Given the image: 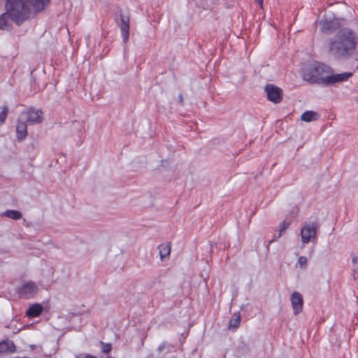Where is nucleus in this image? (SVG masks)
<instances>
[{
    "instance_id": "obj_1",
    "label": "nucleus",
    "mask_w": 358,
    "mask_h": 358,
    "mask_svg": "<svg viewBox=\"0 0 358 358\" xmlns=\"http://www.w3.org/2000/svg\"><path fill=\"white\" fill-rule=\"evenodd\" d=\"M358 44V36L355 30L345 27L329 40V50L336 58L348 59L355 52Z\"/></svg>"
},
{
    "instance_id": "obj_2",
    "label": "nucleus",
    "mask_w": 358,
    "mask_h": 358,
    "mask_svg": "<svg viewBox=\"0 0 358 358\" xmlns=\"http://www.w3.org/2000/svg\"><path fill=\"white\" fill-rule=\"evenodd\" d=\"M352 76V73L350 72L334 74L333 70L330 66L324 64H317L308 68L304 72L303 78L311 84L315 83L329 86L337 83L346 81Z\"/></svg>"
},
{
    "instance_id": "obj_3",
    "label": "nucleus",
    "mask_w": 358,
    "mask_h": 358,
    "mask_svg": "<svg viewBox=\"0 0 358 358\" xmlns=\"http://www.w3.org/2000/svg\"><path fill=\"white\" fill-rule=\"evenodd\" d=\"M6 8V12L0 16V29L2 30H8L11 27L10 19L19 26L29 17L30 10L22 0H8Z\"/></svg>"
},
{
    "instance_id": "obj_4",
    "label": "nucleus",
    "mask_w": 358,
    "mask_h": 358,
    "mask_svg": "<svg viewBox=\"0 0 358 358\" xmlns=\"http://www.w3.org/2000/svg\"><path fill=\"white\" fill-rule=\"evenodd\" d=\"M20 119L31 124H38L43 120V112L39 109L30 108L20 115Z\"/></svg>"
},
{
    "instance_id": "obj_5",
    "label": "nucleus",
    "mask_w": 358,
    "mask_h": 358,
    "mask_svg": "<svg viewBox=\"0 0 358 358\" xmlns=\"http://www.w3.org/2000/svg\"><path fill=\"white\" fill-rule=\"evenodd\" d=\"M317 224L316 222L305 223L301 229V237L303 243L307 244L316 238Z\"/></svg>"
},
{
    "instance_id": "obj_6",
    "label": "nucleus",
    "mask_w": 358,
    "mask_h": 358,
    "mask_svg": "<svg viewBox=\"0 0 358 358\" xmlns=\"http://www.w3.org/2000/svg\"><path fill=\"white\" fill-rule=\"evenodd\" d=\"M264 90L267 99L270 101L274 103H279L282 101L283 93L281 88L272 84H268L265 86Z\"/></svg>"
},
{
    "instance_id": "obj_7",
    "label": "nucleus",
    "mask_w": 358,
    "mask_h": 358,
    "mask_svg": "<svg viewBox=\"0 0 358 358\" xmlns=\"http://www.w3.org/2000/svg\"><path fill=\"white\" fill-rule=\"evenodd\" d=\"M38 292V287L33 282L24 284L19 289V294L22 298H33Z\"/></svg>"
},
{
    "instance_id": "obj_8",
    "label": "nucleus",
    "mask_w": 358,
    "mask_h": 358,
    "mask_svg": "<svg viewBox=\"0 0 358 358\" xmlns=\"http://www.w3.org/2000/svg\"><path fill=\"white\" fill-rule=\"evenodd\" d=\"M291 303L294 315L299 314L303 310V300L302 295L298 292H293L291 296Z\"/></svg>"
},
{
    "instance_id": "obj_9",
    "label": "nucleus",
    "mask_w": 358,
    "mask_h": 358,
    "mask_svg": "<svg viewBox=\"0 0 358 358\" xmlns=\"http://www.w3.org/2000/svg\"><path fill=\"white\" fill-rule=\"evenodd\" d=\"M120 29L122 31L123 41L126 43L129 39V19L128 17L120 15Z\"/></svg>"
},
{
    "instance_id": "obj_10",
    "label": "nucleus",
    "mask_w": 358,
    "mask_h": 358,
    "mask_svg": "<svg viewBox=\"0 0 358 358\" xmlns=\"http://www.w3.org/2000/svg\"><path fill=\"white\" fill-rule=\"evenodd\" d=\"M16 134L19 141L24 140L27 135V122L24 120H21L20 116L16 125Z\"/></svg>"
},
{
    "instance_id": "obj_11",
    "label": "nucleus",
    "mask_w": 358,
    "mask_h": 358,
    "mask_svg": "<svg viewBox=\"0 0 358 358\" xmlns=\"http://www.w3.org/2000/svg\"><path fill=\"white\" fill-rule=\"evenodd\" d=\"M33 10L39 12L43 10L50 3V0H26Z\"/></svg>"
},
{
    "instance_id": "obj_12",
    "label": "nucleus",
    "mask_w": 358,
    "mask_h": 358,
    "mask_svg": "<svg viewBox=\"0 0 358 358\" xmlns=\"http://www.w3.org/2000/svg\"><path fill=\"white\" fill-rule=\"evenodd\" d=\"M339 27L337 22L329 20H324L322 22L321 30L323 33L330 34L336 31Z\"/></svg>"
},
{
    "instance_id": "obj_13",
    "label": "nucleus",
    "mask_w": 358,
    "mask_h": 358,
    "mask_svg": "<svg viewBox=\"0 0 358 358\" xmlns=\"http://www.w3.org/2000/svg\"><path fill=\"white\" fill-rule=\"evenodd\" d=\"M15 352V345L11 341L0 342V353H13Z\"/></svg>"
},
{
    "instance_id": "obj_14",
    "label": "nucleus",
    "mask_w": 358,
    "mask_h": 358,
    "mask_svg": "<svg viewBox=\"0 0 358 358\" xmlns=\"http://www.w3.org/2000/svg\"><path fill=\"white\" fill-rule=\"evenodd\" d=\"M42 311V306L38 303H35L31 305L27 310V315L29 317H36L41 314Z\"/></svg>"
},
{
    "instance_id": "obj_15",
    "label": "nucleus",
    "mask_w": 358,
    "mask_h": 358,
    "mask_svg": "<svg viewBox=\"0 0 358 358\" xmlns=\"http://www.w3.org/2000/svg\"><path fill=\"white\" fill-rule=\"evenodd\" d=\"M319 117L320 115L317 113L313 110H307L301 115V120L306 122H310L317 120Z\"/></svg>"
},
{
    "instance_id": "obj_16",
    "label": "nucleus",
    "mask_w": 358,
    "mask_h": 358,
    "mask_svg": "<svg viewBox=\"0 0 358 358\" xmlns=\"http://www.w3.org/2000/svg\"><path fill=\"white\" fill-rule=\"evenodd\" d=\"M159 249L160 258L162 260H164L166 257H169L171 250V245L170 243L160 245L159 246Z\"/></svg>"
},
{
    "instance_id": "obj_17",
    "label": "nucleus",
    "mask_w": 358,
    "mask_h": 358,
    "mask_svg": "<svg viewBox=\"0 0 358 358\" xmlns=\"http://www.w3.org/2000/svg\"><path fill=\"white\" fill-rule=\"evenodd\" d=\"M3 216L7 217L10 219L14 220H18L22 218V215L21 212L17 210H8L5 211L3 214Z\"/></svg>"
},
{
    "instance_id": "obj_18",
    "label": "nucleus",
    "mask_w": 358,
    "mask_h": 358,
    "mask_svg": "<svg viewBox=\"0 0 358 358\" xmlns=\"http://www.w3.org/2000/svg\"><path fill=\"white\" fill-rule=\"evenodd\" d=\"M240 323H241L240 315H235L230 319L229 323V329L233 328V329H236L239 327Z\"/></svg>"
},
{
    "instance_id": "obj_19",
    "label": "nucleus",
    "mask_w": 358,
    "mask_h": 358,
    "mask_svg": "<svg viewBox=\"0 0 358 358\" xmlns=\"http://www.w3.org/2000/svg\"><path fill=\"white\" fill-rule=\"evenodd\" d=\"M8 115V108L6 106H3L1 108V111L0 112V122L3 124L7 117Z\"/></svg>"
},
{
    "instance_id": "obj_20",
    "label": "nucleus",
    "mask_w": 358,
    "mask_h": 358,
    "mask_svg": "<svg viewBox=\"0 0 358 358\" xmlns=\"http://www.w3.org/2000/svg\"><path fill=\"white\" fill-rule=\"evenodd\" d=\"M298 264L299 265L300 268H305L307 264V258L304 256L299 257L298 259Z\"/></svg>"
},
{
    "instance_id": "obj_21",
    "label": "nucleus",
    "mask_w": 358,
    "mask_h": 358,
    "mask_svg": "<svg viewBox=\"0 0 358 358\" xmlns=\"http://www.w3.org/2000/svg\"><path fill=\"white\" fill-rule=\"evenodd\" d=\"M101 344L102 345V352L103 353H108L111 351L112 350V346H111V344L110 343H105L103 342H101Z\"/></svg>"
},
{
    "instance_id": "obj_22",
    "label": "nucleus",
    "mask_w": 358,
    "mask_h": 358,
    "mask_svg": "<svg viewBox=\"0 0 358 358\" xmlns=\"http://www.w3.org/2000/svg\"><path fill=\"white\" fill-rule=\"evenodd\" d=\"M289 226V223H287L285 222H283L280 226V236L281 235L282 232L285 231L288 227Z\"/></svg>"
},
{
    "instance_id": "obj_23",
    "label": "nucleus",
    "mask_w": 358,
    "mask_h": 358,
    "mask_svg": "<svg viewBox=\"0 0 358 358\" xmlns=\"http://www.w3.org/2000/svg\"><path fill=\"white\" fill-rule=\"evenodd\" d=\"M78 358H96V357H94V356L90 355H81V356L78 357Z\"/></svg>"
},
{
    "instance_id": "obj_24",
    "label": "nucleus",
    "mask_w": 358,
    "mask_h": 358,
    "mask_svg": "<svg viewBox=\"0 0 358 358\" xmlns=\"http://www.w3.org/2000/svg\"><path fill=\"white\" fill-rule=\"evenodd\" d=\"M261 8H263L264 0H255Z\"/></svg>"
},
{
    "instance_id": "obj_25",
    "label": "nucleus",
    "mask_w": 358,
    "mask_h": 358,
    "mask_svg": "<svg viewBox=\"0 0 358 358\" xmlns=\"http://www.w3.org/2000/svg\"><path fill=\"white\" fill-rule=\"evenodd\" d=\"M164 348V345H159V346L158 347V350H159V352H161Z\"/></svg>"
},
{
    "instance_id": "obj_26",
    "label": "nucleus",
    "mask_w": 358,
    "mask_h": 358,
    "mask_svg": "<svg viewBox=\"0 0 358 358\" xmlns=\"http://www.w3.org/2000/svg\"><path fill=\"white\" fill-rule=\"evenodd\" d=\"M352 262H353L354 264H356V263H357V257H354V258H352Z\"/></svg>"
},
{
    "instance_id": "obj_27",
    "label": "nucleus",
    "mask_w": 358,
    "mask_h": 358,
    "mask_svg": "<svg viewBox=\"0 0 358 358\" xmlns=\"http://www.w3.org/2000/svg\"><path fill=\"white\" fill-rule=\"evenodd\" d=\"M357 59H358V58H357Z\"/></svg>"
}]
</instances>
